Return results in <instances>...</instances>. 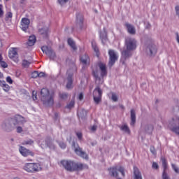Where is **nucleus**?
I'll use <instances>...</instances> for the list:
<instances>
[{
    "label": "nucleus",
    "instance_id": "nucleus-8",
    "mask_svg": "<svg viewBox=\"0 0 179 179\" xmlns=\"http://www.w3.org/2000/svg\"><path fill=\"white\" fill-rule=\"evenodd\" d=\"M46 106L51 107L54 105V92L53 91L46 90Z\"/></svg>",
    "mask_w": 179,
    "mask_h": 179
},
{
    "label": "nucleus",
    "instance_id": "nucleus-30",
    "mask_svg": "<svg viewBox=\"0 0 179 179\" xmlns=\"http://www.w3.org/2000/svg\"><path fill=\"white\" fill-rule=\"evenodd\" d=\"M45 97V88H43L41 90V99L42 100V101H45V99L44 98Z\"/></svg>",
    "mask_w": 179,
    "mask_h": 179
},
{
    "label": "nucleus",
    "instance_id": "nucleus-52",
    "mask_svg": "<svg viewBox=\"0 0 179 179\" xmlns=\"http://www.w3.org/2000/svg\"><path fill=\"white\" fill-rule=\"evenodd\" d=\"M96 130V126H92L91 131H95Z\"/></svg>",
    "mask_w": 179,
    "mask_h": 179
},
{
    "label": "nucleus",
    "instance_id": "nucleus-53",
    "mask_svg": "<svg viewBox=\"0 0 179 179\" xmlns=\"http://www.w3.org/2000/svg\"><path fill=\"white\" fill-rule=\"evenodd\" d=\"M150 151H151V152H152V154H155V150L154 147H151Z\"/></svg>",
    "mask_w": 179,
    "mask_h": 179
},
{
    "label": "nucleus",
    "instance_id": "nucleus-39",
    "mask_svg": "<svg viewBox=\"0 0 179 179\" xmlns=\"http://www.w3.org/2000/svg\"><path fill=\"white\" fill-rule=\"evenodd\" d=\"M32 99L34 101H36V100H37V92H36V91L32 92Z\"/></svg>",
    "mask_w": 179,
    "mask_h": 179
},
{
    "label": "nucleus",
    "instance_id": "nucleus-56",
    "mask_svg": "<svg viewBox=\"0 0 179 179\" xmlns=\"http://www.w3.org/2000/svg\"><path fill=\"white\" fill-rule=\"evenodd\" d=\"M2 59H3V58H2V55H0V62H1V61H2Z\"/></svg>",
    "mask_w": 179,
    "mask_h": 179
},
{
    "label": "nucleus",
    "instance_id": "nucleus-26",
    "mask_svg": "<svg viewBox=\"0 0 179 179\" xmlns=\"http://www.w3.org/2000/svg\"><path fill=\"white\" fill-rule=\"evenodd\" d=\"M68 44L73 49V50H76L77 47L76 46V43L71 38H68Z\"/></svg>",
    "mask_w": 179,
    "mask_h": 179
},
{
    "label": "nucleus",
    "instance_id": "nucleus-15",
    "mask_svg": "<svg viewBox=\"0 0 179 179\" xmlns=\"http://www.w3.org/2000/svg\"><path fill=\"white\" fill-rule=\"evenodd\" d=\"M11 121L13 122L14 127L19 124V122L23 120V117L20 115H15L14 118H10Z\"/></svg>",
    "mask_w": 179,
    "mask_h": 179
},
{
    "label": "nucleus",
    "instance_id": "nucleus-18",
    "mask_svg": "<svg viewBox=\"0 0 179 179\" xmlns=\"http://www.w3.org/2000/svg\"><path fill=\"white\" fill-rule=\"evenodd\" d=\"M80 62L83 65H86L87 64H90V59L87 55H84L80 58Z\"/></svg>",
    "mask_w": 179,
    "mask_h": 179
},
{
    "label": "nucleus",
    "instance_id": "nucleus-62",
    "mask_svg": "<svg viewBox=\"0 0 179 179\" xmlns=\"http://www.w3.org/2000/svg\"><path fill=\"white\" fill-rule=\"evenodd\" d=\"M6 1H9V0H6Z\"/></svg>",
    "mask_w": 179,
    "mask_h": 179
},
{
    "label": "nucleus",
    "instance_id": "nucleus-22",
    "mask_svg": "<svg viewBox=\"0 0 179 179\" xmlns=\"http://www.w3.org/2000/svg\"><path fill=\"white\" fill-rule=\"evenodd\" d=\"M34 44H36V36H30L27 42V45L29 47H32V45H34Z\"/></svg>",
    "mask_w": 179,
    "mask_h": 179
},
{
    "label": "nucleus",
    "instance_id": "nucleus-12",
    "mask_svg": "<svg viewBox=\"0 0 179 179\" xmlns=\"http://www.w3.org/2000/svg\"><path fill=\"white\" fill-rule=\"evenodd\" d=\"M30 26V20L29 18H22L21 20V29L23 31H26Z\"/></svg>",
    "mask_w": 179,
    "mask_h": 179
},
{
    "label": "nucleus",
    "instance_id": "nucleus-35",
    "mask_svg": "<svg viewBox=\"0 0 179 179\" xmlns=\"http://www.w3.org/2000/svg\"><path fill=\"white\" fill-rule=\"evenodd\" d=\"M74 104H75V101L72 100L69 104H67L66 108L68 109H71L72 108H73Z\"/></svg>",
    "mask_w": 179,
    "mask_h": 179
},
{
    "label": "nucleus",
    "instance_id": "nucleus-59",
    "mask_svg": "<svg viewBox=\"0 0 179 179\" xmlns=\"http://www.w3.org/2000/svg\"><path fill=\"white\" fill-rule=\"evenodd\" d=\"M120 108H122V109H124V106H123V105H121V106H120Z\"/></svg>",
    "mask_w": 179,
    "mask_h": 179
},
{
    "label": "nucleus",
    "instance_id": "nucleus-21",
    "mask_svg": "<svg viewBox=\"0 0 179 179\" xmlns=\"http://www.w3.org/2000/svg\"><path fill=\"white\" fill-rule=\"evenodd\" d=\"M76 23L80 28H82L83 24V17L81 14H78L76 15Z\"/></svg>",
    "mask_w": 179,
    "mask_h": 179
},
{
    "label": "nucleus",
    "instance_id": "nucleus-23",
    "mask_svg": "<svg viewBox=\"0 0 179 179\" xmlns=\"http://www.w3.org/2000/svg\"><path fill=\"white\" fill-rule=\"evenodd\" d=\"M136 123V113L134 109L131 110V126L134 127Z\"/></svg>",
    "mask_w": 179,
    "mask_h": 179
},
{
    "label": "nucleus",
    "instance_id": "nucleus-4",
    "mask_svg": "<svg viewBox=\"0 0 179 179\" xmlns=\"http://www.w3.org/2000/svg\"><path fill=\"white\" fill-rule=\"evenodd\" d=\"M24 170L27 173H37L41 171V165L38 163H27L24 166Z\"/></svg>",
    "mask_w": 179,
    "mask_h": 179
},
{
    "label": "nucleus",
    "instance_id": "nucleus-1",
    "mask_svg": "<svg viewBox=\"0 0 179 179\" xmlns=\"http://www.w3.org/2000/svg\"><path fill=\"white\" fill-rule=\"evenodd\" d=\"M137 41L134 38H127L125 40V45L127 50L122 52V56L125 59L131 56V51L136 50L137 47Z\"/></svg>",
    "mask_w": 179,
    "mask_h": 179
},
{
    "label": "nucleus",
    "instance_id": "nucleus-29",
    "mask_svg": "<svg viewBox=\"0 0 179 179\" xmlns=\"http://www.w3.org/2000/svg\"><path fill=\"white\" fill-rule=\"evenodd\" d=\"M30 64H31L30 62L26 59H24L22 60V68H29V66H30Z\"/></svg>",
    "mask_w": 179,
    "mask_h": 179
},
{
    "label": "nucleus",
    "instance_id": "nucleus-51",
    "mask_svg": "<svg viewBox=\"0 0 179 179\" xmlns=\"http://www.w3.org/2000/svg\"><path fill=\"white\" fill-rule=\"evenodd\" d=\"M176 11L177 15L179 17V6H176Z\"/></svg>",
    "mask_w": 179,
    "mask_h": 179
},
{
    "label": "nucleus",
    "instance_id": "nucleus-49",
    "mask_svg": "<svg viewBox=\"0 0 179 179\" xmlns=\"http://www.w3.org/2000/svg\"><path fill=\"white\" fill-rule=\"evenodd\" d=\"M43 76H45V73H43V72L38 73V78H43Z\"/></svg>",
    "mask_w": 179,
    "mask_h": 179
},
{
    "label": "nucleus",
    "instance_id": "nucleus-64",
    "mask_svg": "<svg viewBox=\"0 0 179 179\" xmlns=\"http://www.w3.org/2000/svg\"><path fill=\"white\" fill-rule=\"evenodd\" d=\"M119 179H120V178H119Z\"/></svg>",
    "mask_w": 179,
    "mask_h": 179
},
{
    "label": "nucleus",
    "instance_id": "nucleus-27",
    "mask_svg": "<svg viewBox=\"0 0 179 179\" xmlns=\"http://www.w3.org/2000/svg\"><path fill=\"white\" fill-rule=\"evenodd\" d=\"M120 129L121 131H122L128 134H130V133H131L127 124H123V126H120Z\"/></svg>",
    "mask_w": 179,
    "mask_h": 179
},
{
    "label": "nucleus",
    "instance_id": "nucleus-36",
    "mask_svg": "<svg viewBox=\"0 0 179 179\" xmlns=\"http://www.w3.org/2000/svg\"><path fill=\"white\" fill-rule=\"evenodd\" d=\"M59 97L62 99H66L68 98V94L66 93H60Z\"/></svg>",
    "mask_w": 179,
    "mask_h": 179
},
{
    "label": "nucleus",
    "instance_id": "nucleus-42",
    "mask_svg": "<svg viewBox=\"0 0 179 179\" xmlns=\"http://www.w3.org/2000/svg\"><path fill=\"white\" fill-rule=\"evenodd\" d=\"M6 82L10 85H12V83H13V80H12V78H10V76H8L6 78Z\"/></svg>",
    "mask_w": 179,
    "mask_h": 179
},
{
    "label": "nucleus",
    "instance_id": "nucleus-19",
    "mask_svg": "<svg viewBox=\"0 0 179 179\" xmlns=\"http://www.w3.org/2000/svg\"><path fill=\"white\" fill-rule=\"evenodd\" d=\"M72 77H73V73L69 74L68 78H67L68 82H67V84H66V88L68 90H70V89L73 88V86H72V85H73Z\"/></svg>",
    "mask_w": 179,
    "mask_h": 179
},
{
    "label": "nucleus",
    "instance_id": "nucleus-33",
    "mask_svg": "<svg viewBox=\"0 0 179 179\" xmlns=\"http://www.w3.org/2000/svg\"><path fill=\"white\" fill-rule=\"evenodd\" d=\"M13 16V14H12L11 12H8L6 15L5 20L8 21L9 19H12V17Z\"/></svg>",
    "mask_w": 179,
    "mask_h": 179
},
{
    "label": "nucleus",
    "instance_id": "nucleus-6",
    "mask_svg": "<svg viewBox=\"0 0 179 179\" xmlns=\"http://www.w3.org/2000/svg\"><path fill=\"white\" fill-rule=\"evenodd\" d=\"M102 96V90H101L99 85L96 86L93 92V98L94 103L99 104L101 102Z\"/></svg>",
    "mask_w": 179,
    "mask_h": 179
},
{
    "label": "nucleus",
    "instance_id": "nucleus-16",
    "mask_svg": "<svg viewBox=\"0 0 179 179\" xmlns=\"http://www.w3.org/2000/svg\"><path fill=\"white\" fill-rule=\"evenodd\" d=\"M125 27H127L129 34L131 35L136 34V29L132 24H129V22H126Z\"/></svg>",
    "mask_w": 179,
    "mask_h": 179
},
{
    "label": "nucleus",
    "instance_id": "nucleus-17",
    "mask_svg": "<svg viewBox=\"0 0 179 179\" xmlns=\"http://www.w3.org/2000/svg\"><path fill=\"white\" fill-rule=\"evenodd\" d=\"M0 86L3 88V90L4 92H9L10 90V87L9 85L6 84V82L5 80H0Z\"/></svg>",
    "mask_w": 179,
    "mask_h": 179
},
{
    "label": "nucleus",
    "instance_id": "nucleus-41",
    "mask_svg": "<svg viewBox=\"0 0 179 179\" xmlns=\"http://www.w3.org/2000/svg\"><path fill=\"white\" fill-rule=\"evenodd\" d=\"M59 145L62 149H65L66 148V144H65V143L61 141L60 143H59Z\"/></svg>",
    "mask_w": 179,
    "mask_h": 179
},
{
    "label": "nucleus",
    "instance_id": "nucleus-54",
    "mask_svg": "<svg viewBox=\"0 0 179 179\" xmlns=\"http://www.w3.org/2000/svg\"><path fill=\"white\" fill-rule=\"evenodd\" d=\"M41 50L43 51V52H45V47H42Z\"/></svg>",
    "mask_w": 179,
    "mask_h": 179
},
{
    "label": "nucleus",
    "instance_id": "nucleus-13",
    "mask_svg": "<svg viewBox=\"0 0 179 179\" xmlns=\"http://www.w3.org/2000/svg\"><path fill=\"white\" fill-rule=\"evenodd\" d=\"M75 152L76 153V155H79L83 159H88V156L86 155L85 152H84V151H82V148H80V147H78V148H75Z\"/></svg>",
    "mask_w": 179,
    "mask_h": 179
},
{
    "label": "nucleus",
    "instance_id": "nucleus-2",
    "mask_svg": "<svg viewBox=\"0 0 179 179\" xmlns=\"http://www.w3.org/2000/svg\"><path fill=\"white\" fill-rule=\"evenodd\" d=\"M60 164L68 171L73 172L76 171H81L84 169V165L82 164H76L72 161H68L66 159H62Z\"/></svg>",
    "mask_w": 179,
    "mask_h": 179
},
{
    "label": "nucleus",
    "instance_id": "nucleus-57",
    "mask_svg": "<svg viewBox=\"0 0 179 179\" xmlns=\"http://www.w3.org/2000/svg\"><path fill=\"white\" fill-rule=\"evenodd\" d=\"M177 41L179 43V36H178V35L177 36Z\"/></svg>",
    "mask_w": 179,
    "mask_h": 179
},
{
    "label": "nucleus",
    "instance_id": "nucleus-60",
    "mask_svg": "<svg viewBox=\"0 0 179 179\" xmlns=\"http://www.w3.org/2000/svg\"><path fill=\"white\" fill-rule=\"evenodd\" d=\"M55 116H56V117H58V113H55Z\"/></svg>",
    "mask_w": 179,
    "mask_h": 179
},
{
    "label": "nucleus",
    "instance_id": "nucleus-45",
    "mask_svg": "<svg viewBox=\"0 0 179 179\" xmlns=\"http://www.w3.org/2000/svg\"><path fill=\"white\" fill-rule=\"evenodd\" d=\"M172 168L176 173L179 174V169H178L175 164H172Z\"/></svg>",
    "mask_w": 179,
    "mask_h": 179
},
{
    "label": "nucleus",
    "instance_id": "nucleus-3",
    "mask_svg": "<svg viewBox=\"0 0 179 179\" xmlns=\"http://www.w3.org/2000/svg\"><path fill=\"white\" fill-rule=\"evenodd\" d=\"M98 66L101 71V76L102 79L99 76L97 71H94L92 74L95 78L96 83L98 85H101L103 82V77L107 76V68L106 64L101 62H98Z\"/></svg>",
    "mask_w": 179,
    "mask_h": 179
},
{
    "label": "nucleus",
    "instance_id": "nucleus-14",
    "mask_svg": "<svg viewBox=\"0 0 179 179\" xmlns=\"http://www.w3.org/2000/svg\"><path fill=\"white\" fill-rule=\"evenodd\" d=\"M46 55L49 57V58L52 60L55 59V52L52 49L48 48V46H46Z\"/></svg>",
    "mask_w": 179,
    "mask_h": 179
},
{
    "label": "nucleus",
    "instance_id": "nucleus-50",
    "mask_svg": "<svg viewBox=\"0 0 179 179\" xmlns=\"http://www.w3.org/2000/svg\"><path fill=\"white\" fill-rule=\"evenodd\" d=\"M78 99L80 101H82L83 99V94L82 92L80 93Z\"/></svg>",
    "mask_w": 179,
    "mask_h": 179
},
{
    "label": "nucleus",
    "instance_id": "nucleus-32",
    "mask_svg": "<svg viewBox=\"0 0 179 179\" xmlns=\"http://www.w3.org/2000/svg\"><path fill=\"white\" fill-rule=\"evenodd\" d=\"M112 97L111 99L114 101V102H117L118 100V97L117 95L115 93V92H112Z\"/></svg>",
    "mask_w": 179,
    "mask_h": 179
},
{
    "label": "nucleus",
    "instance_id": "nucleus-24",
    "mask_svg": "<svg viewBox=\"0 0 179 179\" xmlns=\"http://www.w3.org/2000/svg\"><path fill=\"white\" fill-rule=\"evenodd\" d=\"M148 48L151 55H155L157 53V47L155 45H149Z\"/></svg>",
    "mask_w": 179,
    "mask_h": 179
},
{
    "label": "nucleus",
    "instance_id": "nucleus-47",
    "mask_svg": "<svg viewBox=\"0 0 179 179\" xmlns=\"http://www.w3.org/2000/svg\"><path fill=\"white\" fill-rule=\"evenodd\" d=\"M2 5L0 4V17H2L3 16V10H2Z\"/></svg>",
    "mask_w": 179,
    "mask_h": 179
},
{
    "label": "nucleus",
    "instance_id": "nucleus-20",
    "mask_svg": "<svg viewBox=\"0 0 179 179\" xmlns=\"http://www.w3.org/2000/svg\"><path fill=\"white\" fill-rule=\"evenodd\" d=\"M134 179H143L141 172L136 166L134 167Z\"/></svg>",
    "mask_w": 179,
    "mask_h": 179
},
{
    "label": "nucleus",
    "instance_id": "nucleus-55",
    "mask_svg": "<svg viewBox=\"0 0 179 179\" xmlns=\"http://www.w3.org/2000/svg\"><path fill=\"white\" fill-rule=\"evenodd\" d=\"M3 78V74L0 71V79H2Z\"/></svg>",
    "mask_w": 179,
    "mask_h": 179
},
{
    "label": "nucleus",
    "instance_id": "nucleus-28",
    "mask_svg": "<svg viewBox=\"0 0 179 179\" xmlns=\"http://www.w3.org/2000/svg\"><path fill=\"white\" fill-rule=\"evenodd\" d=\"M92 48L94 49V51L96 52L97 57H99V48L96 46V43L94 41L92 42Z\"/></svg>",
    "mask_w": 179,
    "mask_h": 179
},
{
    "label": "nucleus",
    "instance_id": "nucleus-11",
    "mask_svg": "<svg viewBox=\"0 0 179 179\" xmlns=\"http://www.w3.org/2000/svg\"><path fill=\"white\" fill-rule=\"evenodd\" d=\"M162 166L164 168L162 179H169V178L166 173V170L168 168V163H167L166 158H164V157H162Z\"/></svg>",
    "mask_w": 179,
    "mask_h": 179
},
{
    "label": "nucleus",
    "instance_id": "nucleus-46",
    "mask_svg": "<svg viewBox=\"0 0 179 179\" xmlns=\"http://www.w3.org/2000/svg\"><path fill=\"white\" fill-rule=\"evenodd\" d=\"M17 134H22V132H23V128H22V127H17Z\"/></svg>",
    "mask_w": 179,
    "mask_h": 179
},
{
    "label": "nucleus",
    "instance_id": "nucleus-5",
    "mask_svg": "<svg viewBox=\"0 0 179 179\" xmlns=\"http://www.w3.org/2000/svg\"><path fill=\"white\" fill-rule=\"evenodd\" d=\"M108 171H109V174L112 177L117 178L118 176L117 171L120 172L123 177L125 176L124 169L122 166H116L110 168V169H108Z\"/></svg>",
    "mask_w": 179,
    "mask_h": 179
},
{
    "label": "nucleus",
    "instance_id": "nucleus-31",
    "mask_svg": "<svg viewBox=\"0 0 179 179\" xmlns=\"http://www.w3.org/2000/svg\"><path fill=\"white\" fill-rule=\"evenodd\" d=\"M34 143V141L31 139H29L27 141H24L22 143V145H33Z\"/></svg>",
    "mask_w": 179,
    "mask_h": 179
},
{
    "label": "nucleus",
    "instance_id": "nucleus-38",
    "mask_svg": "<svg viewBox=\"0 0 179 179\" xmlns=\"http://www.w3.org/2000/svg\"><path fill=\"white\" fill-rule=\"evenodd\" d=\"M171 131L174 133H176L177 135H179V126L176 127H173Z\"/></svg>",
    "mask_w": 179,
    "mask_h": 179
},
{
    "label": "nucleus",
    "instance_id": "nucleus-44",
    "mask_svg": "<svg viewBox=\"0 0 179 179\" xmlns=\"http://www.w3.org/2000/svg\"><path fill=\"white\" fill-rule=\"evenodd\" d=\"M76 136H77L78 138L80 141L82 140V138H83V134H82V133H80V131L77 132V133H76Z\"/></svg>",
    "mask_w": 179,
    "mask_h": 179
},
{
    "label": "nucleus",
    "instance_id": "nucleus-58",
    "mask_svg": "<svg viewBox=\"0 0 179 179\" xmlns=\"http://www.w3.org/2000/svg\"><path fill=\"white\" fill-rule=\"evenodd\" d=\"M52 45V43L51 41L49 42V46Z\"/></svg>",
    "mask_w": 179,
    "mask_h": 179
},
{
    "label": "nucleus",
    "instance_id": "nucleus-7",
    "mask_svg": "<svg viewBox=\"0 0 179 179\" xmlns=\"http://www.w3.org/2000/svg\"><path fill=\"white\" fill-rule=\"evenodd\" d=\"M108 55H109L108 65L110 67H112L115 64V62L117 60L118 57L116 52L112 49L109 50Z\"/></svg>",
    "mask_w": 179,
    "mask_h": 179
},
{
    "label": "nucleus",
    "instance_id": "nucleus-63",
    "mask_svg": "<svg viewBox=\"0 0 179 179\" xmlns=\"http://www.w3.org/2000/svg\"><path fill=\"white\" fill-rule=\"evenodd\" d=\"M22 1H25V0H22Z\"/></svg>",
    "mask_w": 179,
    "mask_h": 179
},
{
    "label": "nucleus",
    "instance_id": "nucleus-48",
    "mask_svg": "<svg viewBox=\"0 0 179 179\" xmlns=\"http://www.w3.org/2000/svg\"><path fill=\"white\" fill-rule=\"evenodd\" d=\"M152 169H159L158 164H157V163L154 162V163L152 164Z\"/></svg>",
    "mask_w": 179,
    "mask_h": 179
},
{
    "label": "nucleus",
    "instance_id": "nucleus-40",
    "mask_svg": "<svg viewBox=\"0 0 179 179\" xmlns=\"http://www.w3.org/2000/svg\"><path fill=\"white\" fill-rule=\"evenodd\" d=\"M38 34L43 36V34H45V28H41L38 29Z\"/></svg>",
    "mask_w": 179,
    "mask_h": 179
},
{
    "label": "nucleus",
    "instance_id": "nucleus-10",
    "mask_svg": "<svg viewBox=\"0 0 179 179\" xmlns=\"http://www.w3.org/2000/svg\"><path fill=\"white\" fill-rule=\"evenodd\" d=\"M19 152L24 157H27V156H31V157H34V152L33 151L22 145H20Z\"/></svg>",
    "mask_w": 179,
    "mask_h": 179
},
{
    "label": "nucleus",
    "instance_id": "nucleus-61",
    "mask_svg": "<svg viewBox=\"0 0 179 179\" xmlns=\"http://www.w3.org/2000/svg\"><path fill=\"white\" fill-rule=\"evenodd\" d=\"M47 38H48V36H47V34H46V40H47Z\"/></svg>",
    "mask_w": 179,
    "mask_h": 179
},
{
    "label": "nucleus",
    "instance_id": "nucleus-37",
    "mask_svg": "<svg viewBox=\"0 0 179 179\" xmlns=\"http://www.w3.org/2000/svg\"><path fill=\"white\" fill-rule=\"evenodd\" d=\"M0 65L1 68H7L8 67V64L5 61H1L0 62Z\"/></svg>",
    "mask_w": 179,
    "mask_h": 179
},
{
    "label": "nucleus",
    "instance_id": "nucleus-9",
    "mask_svg": "<svg viewBox=\"0 0 179 179\" xmlns=\"http://www.w3.org/2000/svg\"><path fill=\"white\" fill-rule=\"evenodd\" d=\"M8 57L10 59L14 61V62H19V57H17V48H11L8 51Z\"/></svg>",
    "mask_w": 179,
    "mask_h": 179
},
{
    "label": "nucleus",
    "instance_id": "nucleus-25",
    "mask_svg": "<svg viewBox=\"0 0 179 179\" xmlns=\"http://www.w3.org/2000/svg\"><path fill=\"white\" fill-rule=\"evenodd\" d=\"M100 39L101 40L102 43L105 44L106 42L108 41L107 33H101Z\"/></svg>",
    "mask_w": 179,
    "mask_h": 179
},
{
    "label": "nucleus",
    "instance_id": "nucleus-34",
    "mask_svg": "<svg viewBox=\"0 0 179 179\" xmlns=\"http://www.w3.org/2000/svg\"><path fill=\"white\" fill-rule=\"evenodd\" d=\"M31 78H32L33 79L38 78V71L32 72L31 74Z\"/></svg>",
    "mask_w": 179,
    "mask_h": 179
},
{
    "label": "nucleus",
    "instance_id": "nucleus-43",
    "mask_svg": "<svg viewBox=\"0 0 179 179\" xmlns=\"http://www.w3.org/2000/svg\"><path fill=\"white\" fill-rule=\"evenodd\" d=\"M59 3L60 5H64L65 3H68V1H69V0H58Z\"/></svg>",
    "mask_w": 179,
    "mask_h": 179
}]
</instances>
